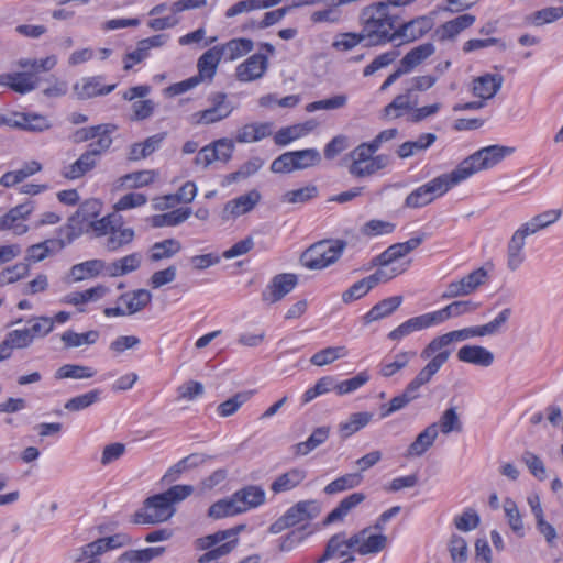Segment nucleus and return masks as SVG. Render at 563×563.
<instances>
[{
  "mask_svg": "<svg viewBox=\"0 0 563 563\" xmlns=\"http://www.w3.org/2000/svg\"><path fill=\"white\" fill-rule=\"evenodd\" d=\"M164 548H146L143 550H130L121 554L115 563H148L152 559L161 555Z\"/></svg>",
  "mask_w": 563,
  "mask_h": 563,
  "instance_id": "obj_47",
  "label": "nucleus"
},
{
  "mask_svg": "<svg viewBox=\"0 0 563 563\" xmlns=\"http://www.w3.org/2000/svg\"><path fill=\"white\" fill-rule=\"evenodd\" d=\"M155 174L153 170H139L126 174L120 178L121 186L139 188L153 183Z\"/></svg>",
  "mask_w": 563,
  "mask_h": 563,
  "instance_id": "obj_62",
  "label": "nucleus"
},
{
  "mask_svg": "<svg viewBox=\"0 0 563 563\" xmlns=\"http://www.w3.org/2000/svg\"><path fill=\"white\" fill-rule=\"evenodd\" d=\"M211 106L205 110L195 112L191 115L194 124H213L227 119L234 110L233 104L228 100L224 92H213L208 97Z\"/></svg>",
  "mask_w": 563,
  "mask_h": 563,
  "instance_id": "obj_8",
  "label": "nucleus"
},
{
  "mask_svg": "<svg viewBox=\"0 0 563 563\" xmlns=\"http://www.w3.org/2000/svg\"><path fill=\"white\" fill-rule=\"evenodd\" d=\"M142 264V255L139 252L128 254L107 265V274L110 277H119L137 271Z\"/></svg>",
  "mask_w": 563,
  "mask_h": 563,
  "instance_id": "obj_28",
  "label": "nucleus"
},
{
  "mask_svg": "<svg viewBox=\"0 0 563 563\" xmlns=\"http://www.w3.org/2000/svg\"><path fill=\"white\" fill-rule=\"evenodd\" d=\"M478 307V302H474L472 300H460L448 305L443 309L433 311L432 314L435 320V323L440 324L451 318H456L466 313H471L475 311Z\"/></svg>",
  "mask_w": 563,
  "mask_h": 563,
  "instance_id": "obj_26",
  "label": "nucleus"
},
{
  "mask_svg": "<svg viewBox=\"0 0 563 563\" xmlns=\"http://www.w3.org/2000/svg\"><path fill=\"white\" fill-rule=\"evenodd\" d=\"M103 271L107 272V265L102 260H89L71 266L68 274V283H78L99 276Z\"/></svg>",
  "mask_w": 563,
  "mask_h": 563,
  "instance_id": "obj_19",
  "label": "nucleus"
},
{
  "mask_svg": "<svg viewBox=\"0 0 563 563\" xmlns=\"http://www.w3.org/2000/svg\"><path fill=\"white\" fill-rule=\"evenodd\" d=\"M365 500L363 493H353L347 497L343 498L339 505L327 516L323 523L330 525L335 521L343 520L347 514Z\"/></svg>",
  "mask_w": 563,
  "mask_h": 563,
  "instance_id": "obj_33",
  "label": "nucleus"
},
{
  "mask_svg": "<svg viewBox=\"0 0 563 563\" xmlns=\"http://www.w3.org/2000/svg\"><path fill=\"white\" fill-rule=\"evenodd\" d=\"M374 415L372 412H355L352 413L349 419L339 424V432L342 439H347L358 430L367 426Z\"/></svg>",
  "mask_w": 563,
  "mask_h": 563,
  "instance_id": "obj_44",
  "label": "nucleus"
},
{
  "mask_svg": "<svg viewBox=\"0 0 563 563\" xmlns=\"http://www.w3.org/2000/svg\"><path fill=\"white\" fill-rule=\"evenodd\" d=\"M19 120L13 123L14 128H19L21 130L31 131V132H43L48 130L52 124L49 120L37 113H20L18 114Z\"/></svg>",
  "mask_w": 563,
  "mask_h": 563,
  "instance_id": "obj_38",
  "label": "nucleus"
},
{
  "mask_svg": "<svg viewBox=\"0 0 563 563\" xmlns=\"http://www.w3.org/2000/svg\"><path fill=\"white\" fill-rule=\"evenodd\" d=\"M511 314L509 308L504 309L493 321L483 324L462 329L465 341L476 336L493 335L499 333Z\"/></svg>",
  "mask_w": 563,
  "mask_h": 563,
  "instance_id": "obj_20",
  "label": "nucleus"
},
{
  "mask_svg": "<svg viewBox=\"0 0 563 563\" xmlns=\"http://www.w3.org/2000/svg\"><path fill=\"white\" fill-rule=\"evenodd\" d=\"M433 26V19L429 16H419L398 27L399 38L415 41L423 36Z\"/></svg>",
  "mask_w": 563,
  "mask_h": 563,
  "instance_id": "obj_31",
  "label": "nucleus"
},
{
  "mask_svg": "<svg viewBox=\"0 0 563 563\" xmlns=\"http://www.w3.org/2000/svg\"><path fill=\"white\" fill-rule=\"evenodd\" d=\"M222 58L219 46L206 51L197 62L198 74L195 75L199 81H211L216 75L218 65Z\"/></svg>",
  "mask_w": 563,
  "mask_h": 563,
  "instance_id": "obj_18",
  "label": "nucleus"
},
{
  "mask_svg": "<svg viewBox=\"0 0 563 563\" xmlns=\"http://www.w3.org/2000/svg\"><path fill=\"white\" fill-rule=\"evenodd\" d=\"M242 529L243 526H236L197 539V548L206 550V553L198 559V562L209 563L228 555L236 547L238 534Z\"/></svg>",
  "mask_w": 563,
  "mask_h": 563,
  "instance_id": "obj_3",
  "label": "nucleus"
},
{
  "mask_svg": "<svg viewBox=\"0 0 563 563\" xmlns=\"http://www.w3.org/2000/svg\"><path fill=\"white\" fill-rule=\"evenodd\" d=\"M347 355L349 350L344 345L328 346L314 353L310 358V363L314 366L322 367L334 363L336 360L346 357Z\"/></svg>",
  "mask_w": 563,
  "mask_h": 563,
  "instance_id": "obj_45",
  "label": "nucleus"
},
{
  "mask_svg": "<svg viewBox=\"0 0 563 563\" xmlns=\"http://www.w3.org/2000/svg\"><path fill=\"white\" fill-rule=\"evenodd\" d=\"M152 301V294L147 289H136L122 294L117 302L124 306L129 316L141 312Z\"/></svg>",
  "mask_w": 563,
  "mask_h": 563,
  "instance_id": "obj_22",
  "label": "nucleus"
},
{
  "mask_svg": "<svg viewBox=\"0 0 563 563\" xmlns=\"http://www.w3.org/2000/svg\"><path fill=\"white\" fill-rule=\"evenodd\" d=\"M99 338L98 331H88L86 333H77L68 330L62 334V341L67 347H78L84 344H93Z\"/></svg>",
  "mask_w": 563,
  "mask_h": 563,
  "instance_id": "obj_57",
  "label": "nucleus"
},
{
  "mask_svg": "<svg viewBox=\"0 0 563 563\" xmlns=\"http://www.w3.org/2000/svg\"><path fill=\"white\" fill-rule=\"evenodd\" d=\"M218 46L225 60H235L250 53L254 47V43L250 38H232L225 44Z\"/></svg>",
  "mask_w": 563,
  "mask_h": 563,
  "instance_id": "obj_37",
  "label": "nucleus"
},
{
  "mask_svg": "<svg viewBox=\"0 0 563 563\" xmlns=\"http://www.w3.org/2000/svg\"><path fill=\"white\" fill-rule=\"evenodd\" d=\"M97 165V158H95L88 152L82 153L79 158L66 167L63 172V176L67 179H77L82 177L88 172L92 170Z\"/></svg>",
  "mask_w": 563,
  "mask_h": 563,
  "instance_id": "obj_42",
  "label": "nucleus"
},
{
  "mask_svg": "<svg viewBox=\"0 0 563 563\" xmlns=\"http://www.w3.org/2000/svg\"><path fill=\"white\" fill-rule=\"evenodd\" d=\"M108 292V288L103 285L86 289L84 291H76L66 295L62 301L64 303L79 306L90 301H97L104 297Z\"/></svg>",
  "mask_w": 563,
  "mask_h": 563,
  "instance_id": "obj_40",
  "label": "nucleus"
},
{
  "mask_svg": "<svg viewBox=\"0 0 563 563\" xmlns=\"http://www.w3.org/2000/svg\"><path fill=\"white\" fill-rule=\"evenodd\" d=\"M441 431L443 434H449L451 432H461L462 431V422L460 421L459 415L455 408L446 409L439 422H438V431Z\"/></svg>",
  "mask_w": 563,
  "mask_h": 563,
  "instance_id": "obj_61",
  "label": "nucleus"
},
{
  "mask_svg": "<svg viewBox=\"0 0 563 563\" xmlns=\"http://www.w3.org/2000/svg\"><path fill=\"white\" fill-rule=\"evenodd\" d=\"M449 552L453 563H466L468 558L466 540L461 536L453 534L450 539Z\"/></svg>",
  "mask_w": 563,
  "mask_h": 563,
  "instance_id": "obj_64",
  "label": "nucleus"
},
{
  "mask_svg": "<svg viewBox=\"0 0 563 563\" xmlns=\"http://www.w3.org/2000/svg\"><path fill=\"white\" fill-rule=\"evenodd\" d=\"M318 196V187L308 185L302 188L288 190L280 197L283 203L297 205L306 203Z\"/></svg>",
  "mask_w": 563,
  "mask_h": 563,
  "instance_id": "obj_51",
  "label": "nucleus"
},
{
  "mask_svg": "<svg viewBox=\"0 0 563 563\" xmlns=\"http://www.w3.org/2000/svg\"><path fill=\"white\" fill-rule=\"evenodd\" d=\"M242 512L258 507L265 501V492L260 486L249 485L233 494Z\"/></svg>",
  "mask_w": 563,
  "mask_h": 563,
  "instance_id": "obj_29",
  "label": "nucleus"
},
{
  "mask_svg": "<svg viewBox=\"0 0 563 563\" xmlns=\"http://www.w3.org/2000/svg\"><path fill=\"white\" fill-rule=\"evenodd\" d=\"M268 68V58L264 54L256 53L245 59L235 69V77L241 82L260 79Z\"/></svg>",
  "mask_w": 563,
  "mask_h": 563,
  "instance_id": "obj_12",
  "label": "nucleus"
},
{
  "mask_svg": "<svg viewBox=\"0 0 563 563\" xmlns=\"http://www.w3.org/2000/svg\"><path fill=\"white\" fill-rule=\"evenodd\" d=\"M457 184L460 180L454 170L442 174L410 192L405 200V206L412 209L427 206Z\"/></svg>",
  "mask_w": 563,
  "mask_h": 563,
  "instance_id": "obj_5",
  "label": "nucleus"
},
{
  "mask_svg": "<svg viewBox=\"0 0 563 563\" xmlns=\"http://www.w3.org/2000/svg\"><path fill=\"white\" fill-rule=\"evenodd\" d=\"M451 351L435 353L430 357L429 363L416 375L407 385L413 393H419L420 388L428 384L440 368L448 362Z\"/></svg>",
  "mask_w": 563,
  "mask_h": 563,
  "instance_id": "obj_13",
  "label": "nucleus"
},
{
  "mask_svg": "<svg viewBox=\"0 0 563 563\" xmlns=\"http://www.w3.org/2000/svg\"><path fill=\"white\" fill-rule=\"evenodd\" d=\"M462 341H465L462 329L448 332L431 340L422 350L420 356L423 360H428L435 353L438 354L439 352L448 351L445 347L450 344Z\"/></svg>",
  "mask_w": 563,
  "mask_h": 563,
  "instance_id": "obj_27",
  "label": "nucleus"
},
{
  "mask_svg": "<svg viewBox=\"0 0 563 563\" xmlns=\"http://www.w3.org/2000/svg\"><path fill=\"white\" fill-rule=\"evenodd\" d=\"M242 510L238 503L235 501L234 496L232 495L228 499H221L210 506L208 510V515L212 518L219 519L228 516H234L236 514H241Z\"/></svg>",
  "mask_w": 563,
  "mask_h": 563,
  "instance_id": "obj_55",
  "label": "nucleus"
},
{
  "mask_svg": "<svg viewBox=\"0 0 563 563\" xmlns=\"http://www.w3.org/2000/svg\"><path fill=\"white\" fill-rule=\"evenodd\" d=\"M264 165V161L260 157H252L247 162L241 165V167L233 173H230L225 176L224 181L227 184H232L242 179H246L250 176L257 173Z\"/></svg>",
  "mask_w": 563,
  "mask_h": 563,
  "instance_id": "obj_54",
  "label": "nucleus"
},
{
  "mask_svg": "<svg viewBox=\"0 0 563 563\" xmlns=\"http://www.w3.org/2000/svg\"><path fill=\"white\" fill-rule=\"evenodd\" d=\"M415 356L416 352L413 351L400 352L395 355L394 361L380 364L379 374L385 378H389L405 368Z\"/></svg>",
  "mask_w": 563,
  "mask_h": 563,
  "instance_id": "obj_49",
  "label": "nucleus"
},
{
  "mask_svg": "<svg viewBox=\"0 0 563 563\" xmlns=\"http://www.w3.org/2000/svg\"><path fill=\"white\" fill-rule=\"evenodd\" d=\"M320 512L321 507L317 500H302L290 507L284 515L292 528L301 522L317 518Z\"/></svg>",
  "mask_w": 563,
  "mask_h": 563,
  "instance_id": "obj_16",
  "label": "nucleus"
},
{
  "mask_svg": "<svg viewBox=\"0 0 563 563\" xmlns=\"http://www.w3.org/2000/svg\"><path fill=\"white\" fill-rule=\"evenodd\" d=\"M298 278L295 274H278L262 292V300L272 305L282 300L297 285Z\"/></svg>",
  "mask_w": 563,
  "mask_h": 563,
  "instance_id": "obj_11",
  "label": "nucleus"
},
{
  "mask_svg": "<svg viewBox=\"0 0 563 563\" xmlns=\"http://www.w3.org/2000/svg\"><path fill=\"white\" fill-rule=\"evenodd\" d=\"M100 77L84 78L81 82L74 85V91L78 99L85 100L96 96H104L113 91L115 84L101 87Z\"/></svg>",
  "mask_w": 563,
  "mask_h": 563,
  "instance_id": "obj_23",
  "label": "nucleus"
},
{
  "mask_svg": "<svg viewBox=\"0 0 563 563\" xmlns=\"http://www.w3.org/2000/svg\"><path fill=\"white\" fill-rule=\"evenodd\" d=\"M369 529L365 528L355 533L360 538L355 551L361 555L375 554L387 547V537L384 534H368Z\"/></svg>",
  "mask_w": 563,
  "mask_h": 563,
  "instance_id": "obj_24",
  "label": "nucleus"
},
{
  "mask_svg": "<svg viewBox=\"0 0 563 563\" xmlns=\"http://www.w3.org/2000/svg\"><path fill=\"white\" fill-rule=\"evenodd\" d=\"M435 52L432 43H424L408 52L402 59L400 65L410 73L413 68L420 65L423 60L430 57Z\"/></svg>",
  "mask_w": 563,
  "mask_h": 563,
  "instance_id": "obj_39",
  "label": "nucleus"
},
{
  "mask_svg": "<svg viewBox=\"0 0 563 563\" xmlns=\"http://www.w3.org/2000/svg\"><path fill=\"white\" fill-rule=\"evenodd\" d=\"M504 78L499 74H485L473 80L472 93L484 102L494 98L500 90Z\"/></svg>",
  "mask_w": 563,
  "mask_h": 563,
  "instance_id": "obj_15",
  "label": "nucleus"
},
{
  "mask_svg": "<svg viewBox=\"0 0 563 563\" xmlns=\"http://www.w3.org/2000/svg\"><path fill=\"white\" fill-rule=\"evenodd\" d=\"M101 202L97 199L86 200L77 211L68 219L67 224L60 229L65 233L68 243L88 231V225L97 219L101 211Z\"/></svg>",
  "mask_w": 563,
  "mask_h": 563,
  "instance_id": "obj_6",
  "label": "nucleus"
},
{
  "mask_svg": "<svg viewBox=\"0 0 563 563\" xmlns=\"http://www.w3.org/2000/svg\"><path fill=\"white\" fill-rule=\"evenodd\" d=\"M417 104L416 100H412L411 93L406 89L405 93L398 95L394 100L387 104L384 109L386 117L400 118L402 111L413 110Z\"/></svg>",
  "mask_w": 563,
  "mask_h": 563,
  "instance_id": "obj_48",
  "label": "nucleus"
},
{
  "mask_svg": "<svg viewBox=\"0 0 563 563\" xmlns=\"http://www.w3.org/2000/svg\"><path fill=\"white\" fill-rule=\"evenodd\" d=\"M135 233L131 228H117V225L107 234L104 247L109 252H117L121 247L129 245L134 240Z\"/></svg>",
  "mask_w": 563,
  "mask_h": 563,
  "instance_id": "obj_41",
  "label": "nucleus"
},
{
  "mask_svg": "<svg viewBox=\"0 0 563 563\" xmlns=\"http://www.w3.org/2000/svg\"><path fill=\"white\" fill-rule=\"evenodd\" d=\"M345 246L346 242L342 240L317 242L301 254L300 262L309 269H323L340 258Z\"/></svg>",
  "mask_w": 563,
  "mask_h": 563,
  "instance_id": "obj_4",
  "label": "nucleus"
},
{
  "mask_svg": "<svg viewBox=\"0 0 563 563\" xmlns=\"http://www.w3.org/2000/svg\"><path fill=\"white\" fill-rule=\"evenodd\" d=\"M514 147L490 145L483 147L462 161L454 170L457 180L463 181L477 172L489 169L512 154Z\"/></svg>",
  "mask_w": 563,
  "mask_h": 563,
  "instance_id": "obj_2",
  "label": "nucleus"
},
{
  "mask_svg": "<svg viewBox=\"0 0 563 563\" xmlns=\"http://www.w3.org/2000/svg\"><path fill=\"white\" fill-rule=\"evenodd\" d=\"M4 344L8 347V352L11 355L13 349H24L31 345L33 342V339L27 330L21 329V330H13L9 332L3 340Z\"/></svg>",
  "mask_w": 563,
  "mask_h": 563,
  "instance_id": "obj_60",
  "label": "nucleus"
},
{
  "mask_svg": "<svg viewBox=\"0 0 563 563\" xmlns=\"http://www.w3.org/2000/svg\"><path fill=\"white\" fill-rule=\"evenodd\" d=\"M11 79V89L21 95L34 90L37 86V79L31 73H13Z\"/></svg>",
  "mask_w": 563,
  "mask_h": 563,
  "instance_id": "obj_63",
  "label": "nucleus"
},
{
  "mask_svg": "<svg viewBox=\"0 0 563 563\" xmlns=\"http://www.w3.org/2000/svg\"><path fill=\"white\" fill-rule=\"evenodd\" d=\"M457 360L481 367H489L495 360L494 354L481 345H464L457 351Z\"/></svg>",
  "mask_w": 563,
  "mask_h": 563,
  "instance_id": "obj_17",
  "label": "nucleus"
},
{
  "mask_svg": "<svg viewBox=\"0 0 563 563\" xmlns=\"http://www.w3.org/2000/svg\"><path fill=\"white\" fill-rule=\"evenodd\" d=\"M307 477V472L302 468L295 467L279 475L271 484V490L274 494H280L296 488Z\"/></svg>",
  "mask_w": 563,
  "mask_h": 563,
  "instance_id": "obj_30",
  "label": "nucleus"
},
{
  "mask_svg": "<svg viewBox=\"0 0 563 563\" xmlns=\"http://www.w3.org/2000/svg\"><path fill=\"white\" fill-rule=\"evenodd\" d=\"M437 141L433 133H423L415 141H407L397 148L398 157L405 159L415 154L428 150Z\"/></svg>",
  "mask_w": 563,
  "mask_h": 563,
  "instance_id": "obj_36",
  "label": "nucleus"
},
{
  "mask_svg": "<svg viewBox=\"0 0 563 563\" xmlns=\"http://www.w3.org/2000/svg\"><path fill=\"white\" fill-rule=\"evenodd\" d=\"M261 201V194L256 189L229 200L221 212L223 221L234 220L240 216L251 212Z\"/></svg>",
  "mask_w": 563,
  "mask_h": 563,
  "instance_id": "obj_9",
  "label": "nucleus"
},
{
  "mask_svg": "<svg viewBox=\"0 0 563 563\" xmlns=\"http://www.w3.org/2000/svg\"><path fill=\"white\" fill-rule=\"evenodd\" d=\"M437 325L432 312L421 316L412 317L407 321L399 324L388 333V339L391 341H401L404 338L412 334L413 332Z\"/></svg>",
  "mask_w": 563,
  "mask_h": 563,
  "instance_id": "obj_14",
  "label": "nucleus"
},
{
  "mask_svg": "<svg viewBox=\"0 0 563 563\" xmlns=\"http://www.w3.org/2000/svg\"><path fill=\"white\" fill-rule=\"evenodd\" d=\"M562 214L560 209H553L544 211L540 214L533 217L529 222L523 223L527 229L532 233H537L538 231L545 229L552 223L556 222Z\"/></svg>",
  "mask_w": 563,
  "mask_h": 563,
  "instance_id": "obj_56",
  "label": "nucleus"
},
{
  "mask_svg": "<svg viewBox=\"0 0 563 563\" xmlns=\"http://www.w3.org/2000/svg\"><path fill=\"white\" fill-rule=\"evenodd\" d=\"M426 239V234L422 233L418 236H413L406 242L395 243L386 249L383 253L373 260L374 265L389 266L399 258L405 257L416 249H418Z\"/></svg>",
  "mask_w": 563,
  "mask_h": 563,
  "instance_id": "obj_10",
  "label": "nucleus"
},
{
  "mask_svg": "<svg viewBox=\"0 0 563 563\" xmlns=\"http://www.w3.org/2000/svg\"><path fill=\"white\" fill-rule=\"evenodd\" d=\"M181 251V243L177 239H165L152 244L146 251V258L150 263H158L169 260Z\"/></svg>",
  "mask_w": 563,
  "mask_h": 563,
  "instance_id": "obj_21",
  "label": "nucleus"
},
{
  "mask_svg": "<svg viewBox=\"0 0 563 563\" xmlns=\"http://www.w3.org/2000/svg\"><path fill=\"white\" fill-rule=\"evenodd\" d=\"M96 372L87 366L82 365H76V364H66L60 366L56 373L55 378L56 379H65V378H74V379H81V378H91L95 376Z\"/></svg>",
  "mask_w": 563,
  "mask_h": 563,
  "instance_id": "obj_58",
  "label": "nucleus"
},
{
  "mask_svg": "<svg viewBox=\"0 0 563 563\" xmlns=\"http://www.w3.org/2000/svg\"><path fill=\"white\" fill-rule=\"evenodd\" d=\"M363 476L361 473H350L338 477L324 487V493L333 495L361 485Z\"/></svg>",
  "mask_w": 563,
  "mask_h": 563,
  "instance_id": "obj_50",
  "label": "nucleus"
},
{
  "mask_svg": "<svg viewBox=\"0 0 563 563\" xmlns=\"http://www.w3.org/2000/svg\"><path fill=\"white\" fill-rule=\"evenodd\" d=\"M330 435V427L322 426L313 430L310 437L292 446L294 453L298 456H305L311 451L323 444Z\"/></svg>",
  "mask_w": 563,
  "mask_h": 563,
  "instance_id": "obj_35",
  "label": "nucleus"
},
{
  "mask_svg": "<svg viewBox=\"0 0 563 563\" xmlns=\"http://www.w3.org/2000/svg\"><path fill=\"white\" fill-rule=\"evenodd\" d=\"M176 509L172 506L165 495L157 494L145 499L143 508L135 512L134 522L142 525H154L168 520Z\"/></svg>",
  "mask_w": 563,
  "mask_h": 563,
  "instance_id": "obj_7",
  "label": "nucleus"
},
{
  "mask_svg": "<svg viewBox=\"0 0 563 563\" xmlns=\"http://www.w3.org/2000/svg\"><path fill=\"white\" fill-rule=\"evenodd\" d=\"M438 438V423H431L421 431L415 441L408 446L405 454L406 457H415L423 455L434 443Z\"/></svg>",
  "mask_w": 563,
  "mask_h": 563,
  "instance_id": "obj_25",
  "label": "nucleus"
},
{
  "mask_svg": "<svg viewBox=\"0 0 563 563\" xmlns=\"http://www.w3.org/2000/svg\"><path fill=\"white\" fill-rule=\"evenodd\" d=\"M253 395V391H241L235 394L233 397L221 402L217 411L221 417H230L234 415L240 407L245 404Z\"/></svg>",
  "mask_w": 563,
  "mask_h": 563,
  "instance_id": "obj_59",
  "label": "nucleus"
},
{
  "mask_svg": "<svg viewBox=\"0 0 563 563\" xmlns=\"http://www.w3.org/2000/svg\"><path fill=\"white\" fill-rule=\"evenodd\" d=\"M475 22V16L472 14H462L457 18L445 22L440 29V38H453L463 30L470 27Z\"/></svg>",
  "mask_w": 563,
  "mask_h": 563,
  "instance_id": "obj_46",
  "label": "nucleus"
},
{
  "mask_svg": "<svg viewBox=\"0 0 563 563\" xmlns=\"http://www.w3.org/2000/svg\"><path fill=\"white\" fill-rule=\"evenodd\" d=\"M114 130V125L104 124V130L99 131V134L96 137L97 140L88 145V150L86 152L91 154L95 158H98L101 154L107 152L112 144L111 134Z\"/></svg>",
  "mask_w": 563,
  "mask_h": 563,
  "instance_id": "obj_53",
  "label": "nucleus"
},
{
  "mask_svg": "<svg viewBox=\"0 0 563 563\" xmlns=\"http://www.w3.org/2000/svg\"><path fill=\"white\" fill-rule=\"evenodd\" d=\"M272 134L271 123H250L238 130L235 140L239 143H252L261 141Z\"/></svg>",
  "mask_w": 563,
  "mask_h": 563,
  "instance_id": "obj_34",
  "label": "nucleus"
},
{
  "mask_svg": "<svg viewBox=\"0 0 563 563\" xmlns=\"http://www.w3.org/2000/svg\"><path fill=\"white\" fill-rule=\"evenodd\" d=\"M402 302V296H394L377 302L365 316L366 324L390 316Z\"/></svg>",
  "mask_w": 563,
  "mask_h": 563,
  "instance_id": "obj_32",
  "label": "nucleus"
},
{
  "mask_svg": "<svg viewBox=\"0 0 563 563\" xmlns=\"http://www.w3.org/2000/svg\"><path fill=\"white\" fill-rule=\"evenodd\" d=\"M362 34L366 46H382L399 38L395 20L388 13L387 3L377 2L362 9L360 14Z\"/></svg>",
  "mask_w": 563,
  "mask_h": 563,
  "instance_id": "obj_1",
  "label": "nucleus"
},
{
  "mask_svg": "<svg viewBox=\"0 0 563 563\" xmlns=\"http://www.w3.org/2000/svg\"><path fill=\"white\" fill-rule=\"evenodd\" d=\"M331 390H335V378L333 376H323L318 379L311 388L303 393L301 402L302 405H307L317 397L328 394Z\"/></svg>",
  "mask_w": 563,
  "mask_h": 563,
  "instance_id": "obj_52",
  "label": "nucleus"
},
{
  "mask_svg": "<svg viewBox=\"0 0 563 563\" xmlns=\"http://www.w3.org/2000/svg\"><path fill=\"white\" fill-rule=\"evenodd\" d=\"M191 216V208H179L167 213L155 214L151 218L154 228L175 227L185 222Z\"/></svg>",
  "mask_w": 563,
  "mask_h": 563,
  "instance_id": "obj_43",
  "label": "nucleus"
}]
</instances>
